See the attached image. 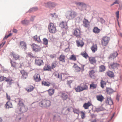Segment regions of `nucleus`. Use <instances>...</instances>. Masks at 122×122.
Listing matches in <instances>:
<instances>
[{
  "label": "nucleus",
  "mask_w": 122,
  "mask_h": 122,
  "mask_svg": "<svg viewBox=\"0 0 122 122\" xmlns=\"http://www.w3.org/2000/svg\"><path fill=\"white\" fill-rule=\"evenodd\" d=\"M77 15V13L75 11L71 10L68 11L66 13V18L69 20H72L75 18Z\"/></svg>",
  "instance_id": "obj_1"
},
{
  "label": "nucleus",
  "mask_w": 122,
  "mask_h": 122,
  "mask_svg": "<svg viewBox=\"0 0 122 122\" xmlns=\"http://www.w3.org/2000/svg\"><path fill=\"white\" fill-rule=\"evenodd\" d=\"M18 102V109H19L20 111L23 113L26 112L28 109L27 107L25 106L22 101L20 100H19Z\"/></svg>",
  "instance_id": "obj_2"
},
{
  "label": "nucleus",
  "mask_w": 122,
  "mask_h": 122,
  "mask_svg": "<svg viewBox=\"0 0 122 122\" xmlns=\"http://www.w3.org/2000/svg\"><path fill=\"white\" fill-rule=\"evenodd\" d=\"M51 105V102L49 100H43L39 103L40 106L42 107H50Z\"/></svg>",
  "instance_id": "obj_3"
},
{
  "label": "nucleus",
  "mask_w": 122,
  "mask_h": 122,
  "mask_svg": "<svg viewBox=\"0 0 122 122\" xmlns=\"http://www.w3.org/2000/svg\"><path fill=\"white\" fill-rule=\"evenodd\" d=\"M48 27L49 31L50 33H54L56 32V28L53 23H51Z\"/></svg>",
  "instance_id": "obj_4"
},
{
  "label": "nucleus",
  "mask_w": 122,
  "mask_h": 122,
  "mask_svg": "<svg viewBox=\"0 0 122 122\" xmlns=\"http://www.w3.org/2000/svg\"><path fill=\"white\" fill-rule=\"evenodd\" d=\"M110 40V38L107 36H105L102 38L101 41L102 45L104 46H106Z\"/></svg>",
  "instance_id": "obj_5"
},
{
  "label": "nucleus",
  "mask_w": 122,
  "mask_h": 122,
  "mask_svg": "<svg viewBox=\"0 0 122 122\" xmlns=\"http://www.w3.org/2000/svg\"><path fill=\"white\" fill-rule=\"evenodd\" d=\"M87 86L86 85H85L83 87L78 86L77 87L75 88V90L76 92H80L83 90L87 89Z\"/></svg>",
  "instance_id": "obj_6"
},
{
  "label": "nucleus",
  "mask_w": 122,
  "mask_h": 122,
  "mask_svg": "<svg viewBox=\"0 0 122 122\" xmlns=\"http://www.w3.org/2000/svg\"><path fill=\"white\" fill-rule=\"evenodd\" d=\"M56 5V4L55 3L49 1L45 4V6L46 8H51L54 7Z\"/></svg>",
  "instance_id": "obj_7"
},
{
  "label": "nucleus",
  "mask_w": 122,
  "mask_h": 122,
  "mask_svg": "<svg viewBox=\"0 0 122 122\" xmlns=\"http://www.w3.org/2000/svg\"><path fill=\"white\" fill-rule=\"evenodd\" d=\"M33 77L36 82L39 81L41 80L40 75L39 74L36 73L33 76Z\"/></svg>",
  "instance_id": "obj_8"
},
{
  "label": "nucleus",
  "mask_w": 122,
  "mask_h": 122,
  "mask_svg": "<svg viewBox=\"0 0 122 122\" xmlns=\"http://www.w3.org/2000/svg\"><path fill=\"white\" fill-rule=\"evenodd\" d=\"M68 92H62L61 93V97L62 99L64 100H66L68 99V97L67 95Z\"/></svg>",
  "instance_id": "obj_9"
},
{
  "label": "nucleus",
  "mask_w": 122,
  "mask_h": 122,
  "mask_svg": "<svg viewBox=\"0 0 122 122\" xmlns=\"http://www.w3.org/2000/svg\"><path fill=\"white\" fill-rule=\"evenodd\" d=\"M20 45L22 49L25 51L27 48L26 43L24 41H21L20 42Z\"/></svg>",
  "instance_id": "obj_10"
},
{
  "label": "nucleus",
  "mask_w": 122,
  "mask_h": 122,
  "mask_svg": "<svg viewBox=\"0 0 122 122\" xmlns=\"http://www.w3.org/2000/svg\"><path fill=\"white\" fill-rule=\"evenodd\" d=\"M73 34L74 36H76L77 37L79 38L81 37V31L78 29H76L75 30Z\"/></svg>",
  "instance_id": "obj_11"
},
{
  "label": "nucleus",
  "mask_w": 122,
  "mask_h": 122,
  "mask_svg": "<svg viewBox=\"0 0 122 122\" xmlns=\"http://www.w3.org/2000/svg\"><path fill=\"white\" fill-rule=\"evenodd\" d=\"M119 65L118 64L116 63L113 62L112 64H109V67L111 69H114L117 68V66Z\"/></svg>",
  "instance_id": "obj_12"
},
{
  "label": "nucleus",
  "mask_w": 122,
  "mask_h": 122,
  "mask_svg": "<svg viewBox=\"0 0 122 122\" xmlns=\"http://www.w3.org/2000/svg\"><path fill=\"white\" fill-rule=\"evenodd\" d=\"M105 102L109 105H111L113 103L112 101V100L111 97H107L106 100L105 101Z\"/></svg>",
  "instance_id": "obj_13"
},
{
  "label": "nucleus",
  "mask_w": 122,
  "mask_h": 122,
  "mask_svg": "<svg viewBox=\"0 0 122 122\" xmlns=\"http://www.w3.org/2000/svg\"><path fill=\"white\" fill-rule=\"evenodd\" d=\"M73 67L75 68V71L76 72H78L80 71H81V68L78 66L75 63H74Z\"/></svg>",
  "instance_id": "obj_14"
},
{
  "label": "nucleus",
  "mask_w": 122,
  "mask_h": 122,
  "mask_svg": "<svg viewBox=\"0 0 122 122\" xmlns=\"http://www.w3.org/2000/svg\"><path fill=\"white\" fill-rule=\"evenodd\" d=\"M20 72L22 75V78L23 79H26L27 77V73L24 71L22 70L20 71Z\"/></svg>",
  "instance_id": "obj_15"
},
{
  "label": "nucleus",
  "mask_w": 122,
  "mask_h": 122,
  "mask_svg": "<svg viewBox=\"0 0 122 122\" xmlns=\"http://www.w3.org/2000/svg\"><path fill=\"white\" fill-rule=\"evenodd\" d=\"M21 24L24 25H28L30 24V21L29 20L25 19L21 22Z\"/></svg>",
  "instance_id": "obj_16"
},
{
  "label": "nucleus",
  "mask_w": 122,
  "mask_h": 122,
  "mask_svg": "<svg viewBox=\"0 0 122 122\" xmlns=\"http://www.w3.org/2000/svg\"><path fill=\"white\" fill-rule=\"evenodd\" d=\"M89 60L90 63L92 64H94L97 61V60L95 59V58L93 57H89Z\"/></svg>",
  "instance_id": "obj_17"
},
{
  "label": "nucleus",
  "mask_w": 122,
  "mask_h": 122,
  "mask_svg": "<svg viewBox=\"0 0 122 122\" xmlns=\"http://www.w3.org/2000/svg\"><path fill=\"white\" fill-rule=\"evenodd\" d=\"M65 55L62 54L60 56L59 58V60L60 61H62L63 62H65Z\"/></svg>",
  "instance_id": "obj_18"
},
{
  "label": "nucleus",
  "mask_w": 122,
  "mask_h": 122,
  "mask_svg": "<svg viewBox=\"0 0 122 122\" xmlns=\"http://www.w3.org/2000/svg\"><path fill=\"white\" fill-rule=\"evenodd\" d=\"M106 91L107 94H110L113 92H115L116 91H114L113 90L110 88L107 87L106 89Z\"/></svg>",
  "instance_id": "obj_19"
},
{
  "label": "nucleus",
  "mask_w": 122,
  "mask_h": 122,
  "mask_svg": "<svg viewBox=\"0 0 122 122\" xmlns=\"http://www.w3.org/2000/svg\"><path fill=\"white\" fill-rule=\"evenodd\" d=\"M92 105V103L89 102H88L87 103H85L84 104L83 107L85 109H87L88 108V107Z\"/></svg>",
  "instance_id": "obj_20"
},
{
  "label": "nucleus",
  "mask_w": 122,
  "mask_h": 122,
  "mask_svg": "<svg viewBox=\"0 0 122 122\" xmlns=\"http://www.w3.org/2000/svg\"><path fill=\"white\" fill-rule=\"evenodd\" d=\"M118 55L117 52V51H114L110 56V58L114 59L116 58Z\"/></svg>",
  "instance_id": "obj_21"
},
{
  "label": "nucleus",
  "mask_w": 122,
  "mask_h": 122,
  "mask_svg": "<svg viewBox=\"0 0 122 122\" xmlns=\"http://www.w3.org/2000/svg\"><path fill=\"white\" fill-rule=\"evenodd\" d=\"M35 63L37 65L41 66V65L42 63H43V60H36Z\"/></svg>",
  "instance_id": "obj_22"
},
{
  "label": "nucleus",
  "mask_w": 122,
  "mask_h": 122,
  "mask_svg": "<svg viewBox=\"0 0 122 122\" xmlns=\"http://www.w3.org/2000/svg\"><path fill=\"white\" fill-rule=\"evenodd\" d=\"M91 49L93 52H95V51L97 50V45H93L91 47Z\"/></svg>",
  "instance_id": "obj_23"
},
{
  "label": "nucleus",
  "mask_w": 122,
  "mask_h": 122,
  "mask_svg": "<svg viewBox=\"0 0 122 122\" xmlns=\"http://www.w3.org/2000/svg\"><path fill=\"white\" fill-rule=\"evenodd\" d=\"M100 30L97 27H95L93 30V32L96 34H98L99 33Z\"/></svg>",
  "instance_id": "obj_24"
},
{
  "label": "nucleus",
  "mask_w": 122,
  "mask_h": 122,
  "mask_svg": "<svg viewBox=\"0 0 122 122\" xmlns=\"http://www.w3.org/2000/svg\"><path fill=\"white\" fill-rule=\"evenodd\" d=\"M107 75L109 77L111 78L113 77L114 76L113 73L111 71H108L107 73Z\"/></svg>",
  "instance_id": "obj_25"
},
{
  "label": "nucleus",
  "mask_w": 122,
  "mask_h": 122,
  "mask_svg": "<svg viewBox=\"0 0 122 122\" xmlns=\"http://www.w3.org/2000/svg\"><path fill=\"white\" fill-rule=\"evenodd\" d=\"M43 69L45 71L51 70V67L48 65L45 66L44 67Z\"/></svg>",
  "instance_id": "obj_26"
},
{
  "label": "nucleus",
  "mask_w": 122,
  "mask_h": 122,
  "mask_svg": "<svg viewBox=\"0 0 122 122\" xmlns=\"http://www.w3.org/2000/svg\"><path fill=\"white\" fill-rule=\"evenodd\" d=\"M38 9V8L37 7H33L30 8L28 12H29L30 13H31L32 12H34L37 10Z\"/></svg>",
  "instance_id": "obj_27"
},
{
  "label": "nucleus",
  "mask_w": 122,
  "mask_h": 122,
  "mask_svg": "<svg viewBox=\"0 0 122 122\" xmlns=\"http://www.w3.org/2000/svg\"><path fill=\"white\" fill-rule=\"evenodd\" d=\"M97 100L100 102H102L104 99V97L102 95L98 96L97 97Z\"/></svg>",
  "instance_id": "obj_28"
},
{
  "label": "nucleus",
  "mask_w": 122,
  "mask_h": 122,
  "mask_svg": "<svg viewBox=\"0 0 122 122\" xmlns=\"http://www.w3.org/2000/svg\"><path fill=\"white\" fill-rule=\"evenodd\" d=\"M12 54L13 58L15 60L18 59L19 58V55L17 54H15L14 52H12Z\"/></svg>",
  "instance_id": "obj_29"
},
{
  "label": "nucleus",
  "mask_w": 122,
  "mask_h": 122,
  "mask_svg": "<svg viewBox=\"0 0 122 122\" xmlns=\"http://www.w3.org/2000/svg\"><path fill=\"white\" fill-rule=\"evenodd\" d=\"M54 89H50L48 90L49 94L51 96L54 93Z\"/></svg>",
  "instance_id": "obj_30"
},
{
  "label": "nucleus",
  "mask_w": 122,
  "mask_h": 122,
  "mask_svg": "<svg viewBox=\"0 0 122 122\" xmlns=\"http://www.w3.org/2000/svg\"><path fill=\"white\" fill-rule=\"evenodd\" d=\"M50 84V83L48 81H43L42 82V85L45 86H49Z\"/></svg>",
  "instance_id": "obj_31"
},
{
  "label": "nucleus",
  "mask_w": 122,
  "mask_h": 122,
  "mask_svg": "<svg viewBox=\"0 0 122 122\" xmlns=\"http://www.w3.org/2000/svg\"><path fill=\"white\" fill-rule=\"evenodd\" d=\"M43 44L46 45H47L48 44V40L46 38H44L43 39Z\"/></svg>",
  "instance_id": "obj_32"
},
{
  "label": "nucleus",
  "mask_w": 122,
  "mask_h": 122,
  "mask_svg": "<svg viewBox=\"0 0 122 122\" xmlns=\"http://www.w3.org/2000/svg\"><path fill=\"white\" fill-rule=\"evenodd\" d=\"M81 8H80V9L81 11L83 10L86 9V5L84 3H82V4L81 6Z\"/></svg>",
  "instance_id": "obj_33"
},
{
  "label": "nucleus",
  "mask_w": 122,
  "mask_h": 122,
  "mask_svg": "<svg viewBox=\"0 0 122 122\" xmlns=\"http://www.w3.org/2000/svg\"><path fill=\"white\" fill-rule=\"evenodd\" d=\"M28 88L29 89L28 90H27V89H26V90H27V91L28 92H30L32 91L34 89L33 86H32L31 85L29 86Z\"/></svg>",
  "instance_id": "obj_34"
},
{
  "label": "nucleus",
  "mask_w": 122,
  "mask_h": 122,
  "mask_svg": "<svg viewBox=\"0 0 122 122\" xmlns=\"http://www.w3.org/2000/svg\"><path fill=\"white\" fill-rule=\"evenodd\" d=\"M85 21H83V24L84 25V26L86 27H88V24L87 23L88 22V20L85 18Z\"/></svg>",
  "instance_id": "obj_35"
},
{
  "label": "nucleus",
  "mask_w": 122,
  "mask_h": 122,
  "mask_svg": "<svg viewBox=\"0 0 122 122\" xmlns=\"http://www.w3.org/2000/svg\"><path fill=\"white\" fill-rule=\"evenodd\" d=\"M100 70L99 71L100 72L104 71H105V66L103 65H101L100 66Z\"/></svg>",
  "instance_id": "obj_36"
},
{
  "label": "nucleus",
  "mask_w": 122,
  "mask_h": 122,
  "mask_svg": "<svg viewBox=\"0 0 122 122\" xmlns=\"http://www.w3.org/2000/svg\"><path fill=\"white\" fill-rule=\"evenodd\" d=\"M76 43L78 46L79 47L80 46L82 47L84 45V43L83 42H81V43L79 41H76Z\"/></svg>",
  "instance_id": "obj_37"
},
{
  "label": "nucleus",
  "mask_w": 122,
  "mask_h": 122,
  "mask_svg": "<svg viewBox=\"0 0 122 122\" xmlns=\"http://www.w3.org/2000/svg\"><path fill=\"white\" fill-rule=\"evenodd\" d=\"M103 110V108L101 106L99 107L98 108H96V111L97 112L100 111H102Z\"/></svg>",
  "instance_id": "obj_38"
},
{
  "label": "nucleus",
  "mask_w": 122,
  "mask_h": 122,
  "mask_svg": "<svg viewBox=\"0 0 122 122\" xmlns=\"http://www.w3.org/2000/svg\"><path fill=\"white\" fill-rule=\"evenodd\" d=\"M36 16L35 15H32L31 16L30 19V22H33L35 20V19L36 17Z\"/></svg>",
  "instance_id": "obj_39"
},
{
  "label": "nucleus",
  "mask_w": 122,
  "mask_h": 122,
  "mask_svg": "<svg viewBox=\"0 0 122 122\" xmlns=\"http://www.w3.org/2000/svg\"><path fill=\"white\" fill-rule=\"evenodd\" d=\"M81 54L82 55V56L85 58H86L88 56V55L86 52H85L84 53V52H82Z\"/></svg>",
  "instance_id": "obj_40"
},
{
  "label": "nucleus",
  "mask_w": 122,
  "mask_h": 122,
  "mask_svg": "<svg viewBox=\"0 0 122 122\" xmlns=\"http://www.w3.org/2000/svg\"><path fill=\"white\" fill-rule=\"evenodd\" d=\"M13 80L12 79H10L8 77L7 79L5 80V81L8 82V83L10 85H11L12 83V81Z\"/></svg>",
  "instance_id": "obj_41"
},
{
  "label": "nucleus",
  "mask_w": 122,
  "mask_h": 122,
  "mask_svg": "<svg viewBox=\"0 0 122 122\" xmlns=\"http://www.w3.org/2000/svg\"><path fill=\"white\" fill-rule=\"evenodd\" d=\"M33 38L34 40L35 41H36L39 43L41 42V40L40 39L39 37V39L37 40V37L36 35L34 36Z\"/></svg>",
  "instance_id": "obj_42"
},
{
  "label": "nucleus",
  "mask_w": 122,
  "mask_h": 122,
  "mask_svg": "<svg viewBox=\"0 0 122 122\" xmlns=\"http://www.w3.org/2000/svg\"><path fill=\"white\" fill-rule=\"evenodd\" d=\"M73 112L75 113H76L78 115L79 114V109L73 108Z\"/></svg>",
  "instance_id": "obj_43"
},
{
  "label": "nucleus",
  "mask_w": 122,
  "mask_h": 122,
  "mask_svg": "<svg viewBox=\"0 0 122 122\" xmlns=\"http://www.w3.org/2000/svg\"><path fill=\"white\" fill-rule=\"evenodd\" d=\"M94 73L95 72L94 70H92L89 71V75L91 77H92V76H93Z\"/></svg>",
  "instance_id": "obj_44"
},
{
  "label": "nucleus",
  "mask_w": 122,
  "mask_h": 122,
  "mask_svg": "<svg viewBox=\"0 0 122 122\" xmlns=\"http://www.w3.org/2000/svg\"><path fill=\"white\" fill-rule=\"evenodd\" d=\"M66 26V24L63 22L60 23L59 25L60 27L62 28H63L65 27Z\"/></svg>",
  "instance_id": "obj_45"
},
{
  "label": "nucleus",
  "mask_w": 122,
  "mask_h": 122,
  "mask_svg": "<svg viewBox=\"0 0 122 122\" xmlns=\"http://www.w3.org/2000/svg\"><path fill=\"white\" fill-rule=\"evenodd\" d=\"M10 62L11 66L13 67L14 68H15L16 67V64L15 62L12 61L11 60H10Z\"/></svg>",
  "instance_id": "obj_46"
},
{
  "label": "nucleus",
  "mask_w": 122,
  "mask_h": 122,
  "mask_svg": "<svg viewBox=\"0 0 122 122\" xmlns=\"http://www.w3.org/2000/svg\"><path fill=\"white\" fill-rule=\"evenodd\" d=\"M70 60L75 61L76 60V58L75 56L74 55H72L70 57Z\"/></svg>",
  "instance_id": "obj_47"
},
{
  "label": "nucleus",
  "mask_w": 122,
  "mask_h": 122,
  "mask_svg": "<svg viewBox=\"0 0 122 122\" xmlns=\"http://www.w3.org/2000/svg\"><path fill=\"white\" fill-rule=\"evenodd\" d=\"M97 85L94 83H92L90 85V87L91 88H92V89H94L96 88Z\"/></svg>",
  "instance_id": "obj_48"
},
{
  "label": "nucleus",
  "mask_w": 122,
  "mask_h": 122,
  "mask_svg": "<svg viewBox=\"0 0 122 122\" xmlns=\"http://www.w3.org/2000/svg\"><path fill=\"white\" fill-rule=\"evenodd\" d=\"M101 86L102 87V88H104V83H105V84H106V83L105 81H103V80H101Z\"/></svg>",
  "instance_id": "obj_49"
},
{
  "label": "nucleus",
  "mask_w": 122,
  "mask_h": 122,
  "mask_svg": "<svg viewBox=\"0 0 122 122\" xmlns=\"http://www.w3.org/2000/svg\"><path fill=\"white\" fill-rule=\"evenodd\" d=\"M7 78L6 77H4V76H0V81H5V80L7 79Z\"/></svg>",
  "instance_id": "obj_50"
},
{
  "label": "nucleus",
  "mask_w": 122,
  "mask_h": 122,
  "mask_svg": "<svg viewBox=\"0 0 122 122\" xmlns=\"http://www.w3.org/2000/svg\"><path fill=\"white\" fill-rule=\"evenodd\" d=\"M10 103V102H7L5 105L6 106V108H11V107H10L9 106Z\"/></svg>",
  "instance_id": "obj_51"
},
{
  "label": "nucleus",
  "mask_w": 122,
  "mask_h": 122,
  "mask_svg": "<svg viewBox=\"0 0 122 122\" xmlns=\"http://www.w3.org/2000/svg\"><path fill=\"white\" fill-rule=\"evenodd\" d=\"M38 46L36 45L33 44L32 46V47L33 51H34L35 50H36V49L37 47Z\"/></svg>",
  "instance_id": "obj_52"
},
{
  "label": "nucleus",
  "mask_w": 122,
  "mask_h": 122,
  "mask_svg": "<svg viewBox=\"0 0 122 122\" xmlns=\"http://www.w3.org/2000/svg\"><path fill=\"white\" fill-rule=\"evenodd\" d=\"M82 3L80 2H76L75 3L76 4L79 6V9H80V8H81V6L82 4Z\"/></svg>",
  "instance_id": "obj_53"
},
{
  "label": "nucleus",
  "mask_w": 122,
  "mask_h": 122,
  "mask_svg": "<svg viewBox=\"0 0 122 122\" xmlns=\"http://www.w3.org/2000/svg\"><path fill=\"white\" fill-rule=\"evenodd\" d=\"M82 3L80 2H76L75 3L76 4L79 6V9H80V8H81V6L82 4Z\"/></svg>",
  "instance_id": "obj_54"
},
{
  "label": "nucleus",
  "mask_w": 122,
  "mask_h": 122,
  "mask_svg": "<svg viewBox=\"0 0 122 122\" xmlns=\"http://www.w3.org/2000/svg\"><path fill=\"white\" fill-rule=\"evenodd\" d=\"M81 118L82 119H83L85 116V114L82 111H81Z\"/></svg>",
  "instance_id": "obj_55"
},
{
  "label": "nucleus",
  "mask_w": 122,
  "mask_h": 122,
  "mask_svg": "<svg viewBox=\"0 0 122 122\" xmlns=\"http://www.w3.org/2000/svg\"><path fill=\"white\" fill-rule=\"evenodd\" d=\"M100 22L102 24H103L105 22V20L102 18L101 17L100 18Z\"/></svg>",
  "instance_id": "obj_56"
},
{
  "label": "nucleus",
  "mask_w": 122,
  "mask_h": 122,
  "mask_svg": "<svg viewBox=\"0 0 122 122\" xmlns=\"http://www.w3.org/2000/svg\"><path fill=\"white\" fill-rule=\"evenodd\" d=\"M72 81L71 80H70L69 81H67V84L69 85V86L71 87V84L72 83Z\"/></svg>",
  "instance_id": "obj_57"
},
{
  "label": "nucleus",
  "mask_w": 122,
  "mask_h": 122,
  "mask_svg": "<svg viewBox=\"0 0 122 122\" xmlns=\"http://www.w3.org/2000/svg\"><path fill=\"white\" fill-rule=\"evenodd\" d=\"M116 16L117 17V21H118V23L119 24V22L118 21V19L119 18V11H117L116 13Z\"/></svg>",
  "instance_id": "obj_58"
},
{
  "label": "nucleus",
  "mask_w": 122,
  "mask_h": 122,
  "mask_svg": "<svg viewBox=\"0 0 122 122\" xmlns=\"http://www.w3.org/2000/svg\"><path fill=\"white\" fill-rule=\"evenodd\" d=\"M79 64H80L81 66V71L82 72L84 70V67L85 66V65H82L79 63Z\"/></svg>",
  "instance_id": "obj_59"
},
{
  "label": "nucleus",
  "mask_w": 122,
  "mask_h": 122,
  "mask_svg": "<svg viewBox=\"0 0 122 122\" xmlns=\"http://www.w3.org/2000/svg\"><path fill=\"white\" fill-rule=\"evenodd\" d=\"M120 95L118 94H117V96L116 97V99L117 100L118 102L119 100V97H120Z\"/></svg>",
  "instance_id": "obj_60"
},
{
  "label": "nucleus",
  "mask_w": 122,
  "mask_h": 122,
  "mask_svg": "<svg viewBox=\"0 0 122 122\" xmlns=\"http://www.w3.org/2000/svg\"><path fill=\"white\" fill-rule=\"evenodd\" d=\"M41 48H37V47L36 49V50H35L34 51H35L36 52H38L40 51H41Z\"/></svg>",
  "instance_id": "obj_61"
},
{
  "label": "nucleus",
  "mask_w": 122,
  "mask_h": 122,
  "mask_svg": "<svg viewBox=\"0 0 122 122\" xmlns=\"http://www.w3.org/2000/svg\"><path fill=\"white\" fill-rule=\"evenodd\" d=\"M70 50L69 47L68 46L67 48H66L64 50V51L65 52H67L69 51Z\"/></svg>",
  "instance_id": "obj_62"
},
{
  "label": "nucleus",
  "mask_w": 122,
  "mask_h": 122,
  "mask_svg": "<svg viewBox=\"0 0 122 122\" xmlns=\"http://www.w3.org/2000/svg\"><path fill=\"white\" fill-rule=\"evenodd\" d=\"M56 14V13H54L53 14H50V16H51L53 18L54 17V15Z\"/></svg>",
  "instance_id": "obj_63"
},
{
  "label": "nucleus",
  "mask_w": 122,
  "mask_h": 122,
  "mask_svg": "<svg viewBox=\"0 0 122 122\" xmlns=\"http://www.w3.org/2000/svg\"><path fill=\"white\" fill-rule=\"evenodd\" d=\"M6 97L7 99L8 100H10V96H8L7 93H6Z\"/></svg>",
  "instance_id": "obj_64"
}]
</instances>
